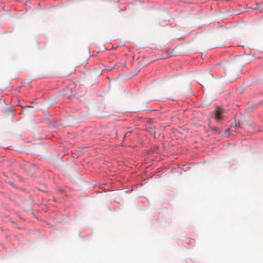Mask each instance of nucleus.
<instances>
[{
	"label": "nucleus",
	"mask_w": 263,
	"mask_h": 263,
	"mask_svg": "<svg viewBox=\"0 0 263 263\" xmlns=\"http://www.w3.org/2000/svg\"><path fill=\"white\" fill-rule=\"evenodd\" d=\"M94 52L92 53V55H95V54L93 53Z\"/></svg>",
	"instance_id": "nucleus-8"
},
{
	"label": "nucleus",
	"mask_w": 263,
	"mask_h": 263,
	"mask_svg": "<svg viewBox=\"0 0 263 263\" xmlns=\"http://www.w3.org/2000/svg\"><path fill=\"white\" fill-rule=\"evenodd\" d=\"M152 128L153 129L155 130V129H156V127L155 126H154L153 127H152Z\"/></svg>",
	"instance_id": "nucleus-7"
},
{
	"label": "nucleus",
	"mask_w": 263,
	"mask_h": 263,
	"mask_svg": "<svg viewBox=\"0 0 263 263\" xmlns=\"http://www.w3.org/2000/svg\"><path fill=\"white\" fill-rule=\"evenodd\" d=\"M65 91H71V90H70V89L69 88H66L65 89Z\"/></svg>",
	"instance_id": "nucleus-6"
},
{
	"label": "nucleus",
	"mask_w": 263,
	"mask_h": 263,
	"mask_svg": "<svg viewBox=\"0 0 263 263\" xmlns=\"http://www.w3.org/2000/svg\"><path fill=\"white\" fill-rule=\"evenodd\" d=\"M224 114V110L220 107H217L213 112L214 117L217 122L220 121L225 118Z\"/></svg>",
	"instance_id": "nucleus-1"
},
{
	"label": "nucleus",
	"mask_w": 263,
	"mask_h": 263,
	"mask_svg": "<svg viewBox=\"0 0 263 263\" xmlns=\"http://www.w3.org/2000/svg\"><path fill=\"white\" fill-rule=\"evenodd\" d=\"M164 52H166V55H165L163 56L162 57H161L160 58L161 59H167V58H169L171 57L173 55L172 53L171 52H170L168 50H164Z\"/></svg>",
	"instance_id": "nucleus-2"
},
{
	"label": "nucleus",
	"mask_w": 263,
	"mask_h": 263,
	"mask_svg": "<svg viewBox=\"0 0 263 263\" xmlns=\"http://www.w3.org/2000/svg\"><path fill=\"white\" fill-rule=\"evenodd\" d=\"M212 130H215V131H218L219 130V128L218 127H215V126L212 127Z\"/></svg>",
	"instance_id": "nucleus-4"
},
{
	"label": "nucleus",
	"mask_w": 263,
	"mask_h": 263,
	"mask_svg": "<svg viewBox=\"0 0 263 263\" xmlns=\"http://www.w3.org/2000/svg\"><path fill=\"white\" fill-rule=\"evenodd\" d=\"M114 68V67H108L106 69V70H107L108 71H111V70H112V69Z\"/></svg>",
	"instance_id": "nucleus-5"
},
{
	"label": "nucleus",
	"mask_w": 263,
	"mask_h": 263,
	"mask_svg": "<svg viewBox=\"0 0 263 263\" xmlns=\"http://www.w3.org/2000/svg\"><path fill=\"white\" fill-rule=\"evenodd\" d=\"M120 65L123 68H126V63H119L116 64L115 66L119 67Z\"/></svg>",
	"instance_id": "nucleus-3"
}]
</instances>
